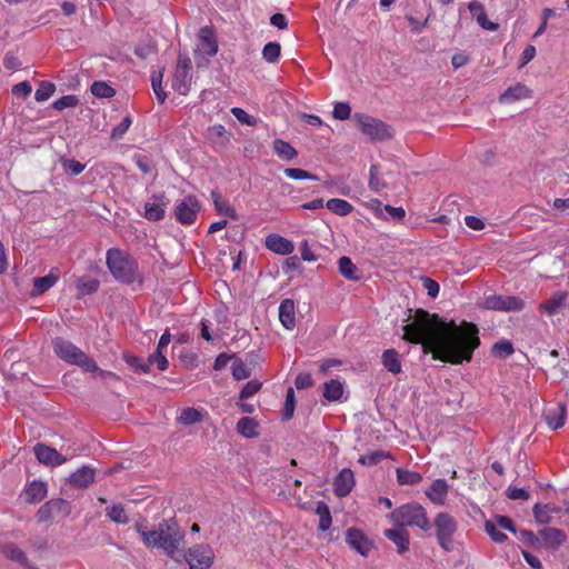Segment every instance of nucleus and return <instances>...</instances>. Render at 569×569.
<instances>
[{
  "label": "nucleus",
  "mask_w": 569,
  "mask_h": 569,
  "mask_svg": "<svg viewBox=\"0 0 569 569\" xmlns=\"http://www.w3.org/2000/svg\"><path fill=\"white\" fill-rule=\"evenodd\" d=\"M402 339L421 345L423 353H431L435 360L460 365L470 362L480 345L478 327L463 320L460 325L447 322L437 313L417 309L412 321L403 326Z\"/></svg>",
  "instance_id": "1"
},
{
  "label": "nucleus",
  "mask_w": 569,
  "mask_h": 569,
  "mask_svg": "<svg viewBox=\"0 0 569 569\" xmlns=\"http://www.w3.org/2000/svg\"><path fill=\"white\" fill-rule=\"evenodd\" d=\"M134 528L140 533L146 547L161 549L166 556L181 563L178 555L186 535L177 521L162 520L151 529H148L142 522H137Z\"/></svg>",
  "instance_id": "2"
},
{
  "label": "nucleus",
  "mask_w": 569,
  "mask_h": 569,
  "mask_svg": "<svg viewBox=\"0 0 569 569\" xmlns=\"http://www.w3.org/2000/svg\"><path fill=\"white\" fill-rule=\"evenodd\" d=\"M106 263L113 278L123 283L138 282L142 284L143 277L139 271L138 261L128 252L111 248L107 251Z\"/></svg>",
  "instance_id": "3"
},
{
  "label": "nucleus",
  "mask_w": 569,
  "mask_h": 569,
  "mask_svg": "<svg viewBox=\"0 0 569 569\" xmlns=\"http://www.w3.org/2000/svg\"><path fill=\"white\" fill-rule=\"evenodd\" d=\"M390 518L398 527L416 526L422 531L431 529L427 510L418 502H409L396 508L390 513Z\"/></svg>",
  "instance_id": "4"
},
{
  "label": "nucleus",
  "mask_w": 569,
  "mask_h": 569,
  "mask_svg": "<svg viewBox=\"0 0 569 569\" xmlns=\"http://www.w3.org/2000/svg\"><path fill=\"white\" fill-rule=\"evenodd\" d=\"M435 528L438 545L447 552L455 549L453 536L458 530V521L449 512L436 515L431 528Z\"/></svg>",
  "instance_id": "5"
},
{
  "label": "nucleus",
  "mask_w": 569,
  "mask_h": 569,
  "mask_svg": "<svg viewBox=\"0 0 569 569\" xmlns=\"http://www.w3.org/2000/svg\"><path fill=\"white\" fill-rule=\"evenodd\" d=\"M352 119L358 129L372 141H385L393 136L391 127L382 120L359 112L355 113Z\"/></svg>",
  "instance_id": "6"
},
{
  "label": "nucleus",
  "mask_w": 569,
  "mask_h": 569,
  "mask_svg": "<svg viewBox=\"0 0 569 569\" xmlns=\"http://www.w3.org/2000/svg\"><path fill=\"white\" fill-rule=\"evenodd\" d=\"M182 561L189 565V569H209L214 559L213 549L209 545H196L187 552L178 555Z\"/></svg>",
  "instance_id": "7"
},
{
  "label": "nucleus",
  "mask_w": 569,
  "mask_h": 569,
  "mask_svg": "<svg viewBox=\"0 0 569 569\" xmlns=\"http://www.w3.org/2000/svg\"><path fill=\"white\" fill-rule=\"evenodd\" d=\"M34 455L39 462L49 466V467H57L66 463L69 459L76 457L77 450L69 447L66 450V455L60 453L54 448L49 447L44 443H37L33 447Z\"/></svg>",
  "instance_id": "8"
},
{
  "label": "nucleus",
  "mask_w": 569,
  "mask_h": 569,
  "mask_svg": "<svg viewBox=\"0 0 569 569\" xmlns=\"http://www.w3.org/2000/svg\"><path fill=\"white\" fill-rule=\"evenodd\" d=\"M191 68V60L180 54L173 72L172 88L182 96H187L190 91L192 80L190 74Z\"/></svg>",
  "instance_id": "9"
},
{
  "label": "nucleus",
  "mask_w": 569,
  "mask_h": 569,
  "mask_svg": "<svg viewBox=\"0 0 569 569\" xmlns=\"http://www.w3.org/2000/svg\"><path fill=\"white\" fill-rule=\"evenodd\" d=\"M482 307L497 311H520L525 308V301L516 296L492 295L483 300Z\"/></svg>",
  "instance_id": "10"
},
{
  "label": "nucleus",
  "mask_w": 569,
  "mask_h": 569,
  "mask_svg": "<svg viewBox=\"0 0 569 569\" xmlns=\"http://www.w3.org/2000/svg\"><path fill=\"white\" fill-rule=\"evenodd\" d=\"M200 211V203L194 196H188L181 200L174 209V218L181 224H191L196 221Z\"/></svg>",
  "instance_id": "11"
},
{
  "label": "nucleus",
  "mask_w": 569,
  "mask_h": 569,
  "mask_svg": "<svg viewBox=\"0 0 569 569\" xmlns=\"http://www.w3.org/2000/svg\"><path fill=\"white\" fill-rule=\"evenodd\" d=\"M346 540L350 548L359 552L363 557H368L370 550L373 548V542L357 528H349L346 532Z\"/></svg>",
  "instance_id": "12"
},
{
  "label": "nucleus",
  "mask_w": 569,
  "mask_h": 569,
  "mask_svg": "<svg viewBox=\"0 0 569 569\" xmlns=\"http://www.w3.org/2000/svg\"><path fill=\"white\" fill-rule=\"evenodd\" d=\"M54 353L63 361L74 365L77 359L81 355L82 350L74 346L69 340H66L61 337H57L52 341Z\"/></svg>",
  "instance_id": "13"
},
{
  "label": "nucleus",
  "mask_w": 569,
  "mask_h": 569,
  "mask_svg": "<svg viewBox=\"0 0 569 569\" xmlns=\"http://www.w3.org/2000/svg\"><path fill=\"white\" fill-rule=\"evenodd\" d=\"M197 50L209 57L217 54L218 41L212 27L206 26L200 28Z\"/></svg>",
  "instance_id": "14"
},
{
  "label": "nucleus",
  "mask_w": 569,
  "mask_h": 569,
  "mask_svg": "<svg viewBox=\"0 0 569 569\" xmlns=\"http://www.w3.org/2000/svg\"><path fill=\"white\" fill-rule=\"evenodd\" d=\"M150 200L144 204V218L149 221H159L164 217V209L169 199L164 193H154Z\"/></svg>",
  "instance_id": "15"
},
{
  "label": "nucleus",
  "mask_w": 569,
  "mask_h": 569,
  "mask_svg": "<svg viewBox=\"0 0 569 569\" xmlns=\"http://www.w3.org/2000/svg\"><path fill=\"white\" fill-rule=\"evenodd\" d=\"M355 475L351 469H342L333 480V491L339 498L348 496L355 487Z\"/></svg>",
  "instance_id": "16"
},
{
  "label": "nucleus",
  "mask_w": 569,
  "mask_h": 569,
  "mask_svg": "<svg viewBox=\"0 0 569 569\" xmlns=\"http://www.w3.org/2000/svg\"><path fill=\"white\" fill-rule=\"evenodd\" d=\"M567 409L562 402L555 403L543 411L545 421L552 430L561 428L565 425Z\"/></svg>",
  "instance_id": "17"
},
{
  "label": "nucleus",
  "mask_w": 569,
  "mask_h": 569,
  "mask_svg": "<svg viewBox=\"0 0 569 569\" xmlns=\"http://www.w3.org/2000/svg\"><path fill=\"white\" fill-rule=\"evenodd\" d=\"M266 247L282 256L290 254L295 250V246L290 240L276 233H271L266 238Z\"/></svg>",
  "instance_id": "18"
},
{
  "label": "nucleus",
  "mask_w": 569,
  "mask_h": 569,
  "mask_svg": "<svg viewBox=\"0 0 569 569\" xmlns=\"http://www.w3.org/2000/svg\"><path fill=\"white\" fill-rule=\"evenodd\" d=\"M279 320L282 326L292 330L296 327V306L292 299H283L279 306Z\"/></svg>",
  "instance_id": "19"
},
{
  "label": "nucleus",
  "mask_w": 569,
  "mask_h": 569,
  "mask_svg": "<svg viewBox=\"0 0 569 569\" xmlns=\"http://www.w3.org/2000/svg\"><path fill=\"white\" fill-rule=\"evenodd\" d=\"M449 491V486L445 479H436L428 490L426 496L437 506H442L446 502V497Z\"/></svg>",
  "instance_id": "20"
},
{
  "label": "nucleus",
  "mask_w": 569,
  "mask_h": 569,
  "mask_svg": "<svg viewBox=\"0 0 569 569\" xmlns=\"http://www.w3.org/2000/svg\"><path fill=\"white\" fill-rule=\"evenodd\" d=\"M383 533L397 546L399 553H405L409 549L410 536L405 528L386 529Z\"/></svg>",
  "instance_id": "21"
},
{
  "label": "nucleus",
  "mask_w": 569,
  "mask_h": 569,
  "mask_svg": "<svg viewBox=\"0 0 569 569\" xmlns=\"http://www.w3.org/2000/svg\"><path fill=\"white\" fill-rule=\"evenodd\" d=\"M1 551L6 556V558L18 562L22 567L27 569H37L30 565L26 552L13 542L4 543L2 546Z\"/></svg>",
  "instance_id": "22"
},
{
  "label": "nucleus",
  "mask_w": 569,
  "mask_h": 569,
  "mask_svg": "<svg viewBox=\"0 0 569 569\" xmlns=\"http://www.w3.org/2000/svg\"><path fill=\"white\" fill-rule=\"evenodd\" d=\"M96 470L82 467L69 477V482L77 488H87L94 481Z\"/></svg>",
  "instance_id": "23"
},
{
  "label": "nucleus",
  "mask_w": 569,
  "mask_h": 569,
  "mask_svg": "<svg viewBox=\"0 0 569 569\" xmlns=\"http://www.w3.org/2000/svg\"><path fill=\"white\" fill-rule=\"evenodd\" d=\"M531 97V90L525 86L523 83H516L512 87H509L500 97L499 101L505 102H515L525 98Z\"/></svg>",
  "instance_id": "24"
},
{
  "label": "nucleus",
  "mask_w": 569,
  "mask_h": 569,
  "mask_svg": "<svg viewBox=\"0 0 569 569\" xmlns=\"http://www.w3.org/2000/svg\"><path fill=\"white\" fill-rule=\"evenodd\" d=\"M543 542L550 548H557L566 541V533L557 528H545L538 531Z\"/></svg>",
  "instance_id": "25"
},
{
  "label": "nucleus",
  "mask_w": 569,
  "mask_h": 569,
  "mask_svg": "<svg viewBox=\"0 0 569 569\" xmlns=\"http://www.w3.org/2000/svg\"><path fill=\"white\" fill-rule=\"evenodd\" d=\"M274 153L282 160L290 161L298 156V151L287 141L274 139L272 142Z\"/></svg>",
  "instance_id": "26"
},
{
  "label": "nucleus",
  "mask_w": 569,
  "mask_h": 569,
  "mask_svg": "<svg viewBox=\"0 0 569 569\" xmlns=\"http://www.w3.org/2000/svg\"><path fill=\"white\" fill-rule=\"evenodd\" d=\"M47 496V486L41 481H32L26 488V500L29 503H36L44 499Z\"/></svg>",
  "instance_id": "27"
},
{
  "label": "nucleus",
  "mask_w": 569,
  "mask_h": 569,
  "mask_svg": "<svg viewBox=\"0 0 569 569\" xmlns=\"http://www.w3.org/2000/svg\"><path fill=\"white\" fill-rule=\"evenodd\" d=\"M567 296V292H556L550 299L541 302L540 310L548 313L549 316L557 313L559 308L565 303Z\"/></svg>",
  "instance_id": "28"
},
{
  "label": "nucleus",
  "mask_w": 569,
  "mask_h": 569,
  "mask_svg": "<svg viewBox=\"0 0 569 569\" xmlns=\"http://www.w3.org/2000/svg\"><path fill=\"white\" fill-rule=\"evenodd\" d=\"M382 363L385 368L393 375H397L401 371L399 353L395 349H387L383 351Z\"/></svg>",
  "instance_id": "29"
},
{
  "label": "nucleus",
  "mask_w": 569,
  "mask_h": 569,
  "mask_svg": "<svg viewBox=\"0 0 569 569\" xmlns=\"http://www.w3.org/2000/svg\"><path fill=\"white\" fill-rule=\"evenodd\" d=\"M258 422L253 418L243 417L237 422V431L246 438H256L259 436Z\"/></svg>",
  "instance_id": "30"
},
{
  "label": "nucleus",
  "mask_w": 569,
  "mask_h": 569,
  "mask_svg": "<svg viewBox=\"0 0 569 569\" xmlns=\"http://www.w3.org/2000/svg\"><path fill=\"white\" fill-rule=\"evenodd\" d=\"M58 277L50 273L44 277H38L33 279V289L31 291V296H40L54 286Z\"/></svg>",
  "instance_id": "31"
},
{
  "label": "nucleus",
  "mask_w": 569,
  "mask_h": 569,
  "mask_svg": "<svg viewBox=\"0 0 569 569\" xmlns=\"http://www.w3.org/2000/svg\"><path fill=\"white\" fill-rule=\"evenodd\" d=\"M376 211L379 216H383V212L388 213L387 218H390L393 221H401L406 211L402 207H392L390 204H382L381 201L376 200Z\"/></svg>",
  "instance_id": "32"
},
{
  "label": "nucleus",
  "mask_w": 569,
  "mask_h": 569,
  "mask_svg": "<svg viewBox=\"0 0 569 569\" xmlns=\"http://www.w3.org/2000/svg\"><path fill=\"white\" fill-rule=\"evenodd\" d=\"M343 395V385L337 380L331 379L323 385V397L328 401H337Z\"/></svg>",
  "instance_id": "33"
},
{
  "label": "nucleus",
  "mask_w": 569,
  "mask_h": 569,
  "mask_svg": "<svg viewBox=\"0 0 569 569\" xmlns=\"http://www.w3.org/2000/svg\"><path fill=\"white\" fill-rule=\"evenodd\" d=\"M211 197H212L214 208L218 211V213L228 216L232 219L238 218L234 208L227 200L222 199V197L220 196V193L218 191L212 190Z\"/></svg>",
  "instance_id": "34"
},
{
  "label": "nucleus",
  "mask_w": 569,
  "mask_h": 569,
  "mask_svg": "<svg viewBox=\"0 0 569 569\" xmlns=\"http://www.w3.org/2000/svg\"><path fill=\"white\" fill-rule=\"evenodd\" d=\"M339 272L348 280H359L358 267L349 257H341L338 261Z\"/></svg>",
  "instance_id": "35"
},
{
  "label": "nucleus",
  "mask_w": 569,
  "mask_h": 569,
  "mask_svg": "<svg viewBox=\"0 0 569 569\" xmlns=\"http://www.w3.org/2000/svg\"><path fill=\"white\" fill-rule=\"evenodd\" d=\"M396 475L397 481L401 486H413L422 480V476L419 472L403 468H397Z\"/></svg>",
  "instance_id": "36"
},
{
  "label": "nucleus",
  "mask_w": 569,
  "mask_h": 569,
  "mask_svg": "<svg viewBox=\"0 0 569 569\" xmlns=\"http://www.w3.org/2000/svg\"><path fill=\"white\" fill-rule=\"evenodd\" d=\"M316 513L319 516V530L326 531L332 523L331 513L328 505L323 501H319L316 507Z\"/></svg>",
  "instance_id": "37"
},
{
  "label": "nucleus",
  "mask_w": 569,
  "mask_h": 569,
  "mask_svg": "<svg viewBox=\"0 0 569 569\" xmlns=\"http://www.w3.org/2000/svg\"><path fill=\"white\" fill-rule=\"evenodd\" d=\"M327 208L331 212H333L338 216H341V217L348 216L353 210V207L348 201H346L343 199H337V198L328 200Z\"/></svg>",
  "instance_id": "38"
},
{
  "label": "nucleus",
  "mask_w": 569,
  "mask_h": 569,
  "mask_svg": "<svg viewBox=\"0 0 569 569\" xmlns=\"http://www.w3.org/2000/svg\"><path fill=\"white\" fill-rule=\"evenodd\" d=\"M513 352V345L509 340L505 339L496 342L491 348L492 356L499 359H506Z\"/></svg>",
  "instance_id": "39"
},
{
  "label": "nucleus",
  "mask_w": 569,
  "mask_h": 569,
  "mask_svg": "<svg viewBox=\"0 0 569 569\" xmlns=\"http://www.w3.org/2000/svg\"><path fill=\"white\" fill-rule=\"evenodd\" d=\"M177 420L184 426L193 425L202 420V412L196 408H184Z\"/></svg>",
  "instance_id": "40"
},
{
  "label": "nucleus",
  "mask_w": 569,
  "mask_h": 569,
  "mask_svg": "<svg viewBox=\"0 0 569 569\" xmlns=\"http://www.w3.org/2000/svg\"><path fill=\"white\" fill-rule=\"evenodd\" d=\"M90 91L97 98H112L116 94V90L104 81H94Z\"/></svg>",
  "instance_id": "41"
},
{
  "label": "nucleus",
  "mask_w": 569,
  "mask_h": 569,
  "mask_svg": "<svg viewBox=\"0 0 569 569\" xmlns=\"http://www.w3.org/2000/svg\"><path fill=\"white\" fill-rule=\"evenodd\" d=\"M100 282L97 279L82 277L77 281V288L81 295H91L99 289Z\"/></svg>",
  "instance_id": "42"
},
{
  "label": "nucleus",
  "mask_w": 569,
  "mask_h": 569,
  "mask_svg": "<svg viewBox=\"0 0 569 569\" xmlns=\"http://www.w3.org/2000/svg\"><path fill=\"white\" fill-rule=\"evenodd\" d=\"M388 457H389V453H387L382 450H376V451H372V452L361 456L359 458L358 462L363 466H376Z\"/></svg>",
  "instance_id": "43"
},
{
  "label": "nucleus",
  "mask_w": 569,
  "mask_h": 569,
  "mask_svg": "<svg viewBox=\"0 0 569 569\" xmlns=\"http://www.w3.org/2000/svg\"><path fill=\"white\" fill-rule=\"evenodd\" d=\"M107 516L111 521L116 523H128L129 517L127 516L124 508L122 505H113L110 508H107Z\"/></svg>",
  "instance_id": "44"
},
{
  "label": "nucleus",
  "mask_w": 569,
  "mask_h": 569,
  "mask_svg": "<svg viewBox=\"0 0 569 569\" xmlns=\"http://www.w3.org/2000/svg\"><path fill=\"white\" fill-rule=\"evenodd\" d=\"M295 408H296L295 391L290 387V388H288L287 395H286V401H284L283 410H282V420L289 421L293 417Z\"/></svg>",
  "instance_id": "45"
},
{
  "label": "nucleus",
  "mask_w": 569,
  "mask_h": 569,
  "mask_svg": "<svg viewBox=\"0 0 569 569\" xmlns=\"http://www.w3.org/2000/svg\"><path fill=\"white\" fill-rule=\"evenodd\" d=\"M56 91L54 83L50 81H41L39 88L34 93V98L38 102L48 100Z\"/></svg>",
  "instance_id": "46"
},
{
  "label": "nucleus",
  "mask_w": 569,
  "mask_h": 569,
  "mask_svg": "<svg viewBox=\"0 0 569 569\" xmlns=\"http://www.w3.org/2000/svg\"><path fill=\"white\" fill-rule=\"evenodd\" d=\"M281 47L278 42H268L262 50V57L266 61L274 63L280 57Z\"/></svg>",
  "instance_id": "47"
},
{
  "label": "nucleus",
  "mask_w": 569,
  "mask_h": 569,
  "mask_svg": "<svg viewBox=\"0 0 569 569\" xmlns=\"http://www.w3.org/2000/svg\"><path fill=\"white\" fill-rule=\"evenodd\" d=\"M162 78H163V71L153 73L151 77L152 89H153L156 97L160 103H163L167 98V93L162 88Z\"/></svg>",
  "instance_id": "48"
},
{
  "label": "nucleus",
  "mask_w": 569,
  "mask_h": 569,
  "mask_svg": "<svg viewBox=\"0 0 569 569\" xmlns=\"http://www.w3.org/2000/svg\"><path fill=\"white\" fill-rule=\"evenodd\" d=\"M124 361L129 367L133 368L134 370L141 371L143 373L150 372L149 363L141 357L124 355Z\"/></svg>",
  "instance_id": "49"
},
{
  "label": "nucleus",
  "mask_w": 569,
  "mask_h": 569,
  "mask_svg": "<svg viewBox=\"0 0 569 569\" xmlns=\"http://www.w3.org/2000/svg\"><path fill=\"white\" fill-rule=\"evenodd\" d=\"M60 162H61L64 171L70 172L72 176L80 174L86 168V166L83 163L79 162L78 160L68 159L66 157H61Z\"/></svg>",
  "instance_id": "50"
},
{
  "label": "nucleus",
  "mask_w": 569,
  "mask_h": 569,
  "mask_svg": "<svg viewBox=\"0 0 569 569\" xmlns=\"http://www.w3.org/2000/svg\"><path fill=\"white\" fill-rule=\"evenodd\" d=\"M79 104V98L74 94L63 96L52 103V108L62 111L66 108H74Z\"/></svg>",
  "instance_id": "51"
},
{
  "label": "nucleus",
  "mask_w": 569,
  "mask_h": 569,
  "mask_svg": "<svg viewBox=\"0 0 569 569\" xmlns=\"http://www.w3.org/2000/svg\"><path fill=\"white\" fill-rule=\"evenodd\" d=\"M251 375L250 369L243 363L241 359H236L232 363V376L236 380H243Z\"/></svg>",
  "instance_id": "52"
},
{
  "label": "nucleus",
  "mask_w": 569,
  "mask_h": 569,
  "mask_svg": "<svg viewBox=\"0 0 569 569\" xmlns=\"http://www.w3.org/2000/svg\"><path fill=\"white\" fill-rule=\"evenodd\" d=\"M74 365L80 367L86 372H96L99 370L97 362L92 358L87 356L83 351L81 352Z\"/></svg>",
  "instance_id": "53"
},
{
  "label": "nucleus",
  "mask_w": 569,
  "mask_h": 569,
  "mask_svg": "<svg viewBox=\"0 0 569 569\" xmlns=\"http://www.w3.org/2000/svg\"><path fill=\"white\" fill-rule=\"evenodd\" d=\"M147 362L149 363V367L151 365H157L160 371H164L169 367L168 359L163 356L162 351L159 350H156L153 353H151L148 357Z\"/></svg>",
  "instance_id": "54"
},
{
  "label": "nucleus",
  "mask_w": 569,
  "mask_h": 569,
  "mask_svg": "<svg viewBox=\"0 0 569 569\" xmlns=\"http://www.w3.org/2000/svg\"><path fill=\"white\" fill-rule=\"evenodd\" d=\"M486 532L490 536V538L498 543L503 542L507 539V536L498 530V526L496 522L487 520L485 523Z\"/></svg>",
  "instance_id": "55"
},
{
  "label": "nucleus",
  "mask_w": 569,
  "mask_h": 569,
  "mask_svg": "<svg viewBox=\"0 0 569 569\" xmlns=\"http://www.w3.org/2000/svg\"><path fill=\"white\" fill-rule=\"evenodd\" d=\"M261 387H262V383L258 380L248 381L240 391V395H239L240 399L243 400V399H248V398L252 397L261 389Z\"/></svg>",
  "instance_id": "56"
},
{
  "label": "nucleus",
  "mask_w": 569,
  "mask_h": 569,
  "mask_svg": "<svg viewBox=\"0 0 569 569\" xmlns=\"http://www.w3.org/2000/svg\"><path fill=\"white\" fill-rule=\"evenodd\" d=\"M518 538L521 542L529 547H538L540 545V538L537 537L532 531L521 529L517 530Z\"/></svg>",
  "instance_id": "57"
},
{
  "label": "nucleus",
  "mask_w": 569,
  "mask_h": 569,
  "mask_svg": "<svg viewBox=\"0 0 569 569\" xmlns=\"http://www.w3.org/2000/svg\"><path fill=\"white\" fill-rule=\"evenodd\" d=\"M231 113L236 117L238 121L244 123L247 126L253 127L257 124L258 120L256 117L248 114L243 109L234 107L231 109Z\"/></svg>",
  "instance_id": "58"
},
{
  "label": "nucleus",
  "mask_w": 569,
  "mask_h": 569,
  "mask_svg": "<svg viewBox=\"0 0 569 569\" xmlns=\"http://www.w3.org/2000/svg\"><path fill=\"white\" fill-rule=\"evenodd\" d=\"M284 174L288 178L300 180V179H309V180H318V177L299 168H287L284 169Z\"/></svg>",
  "instance_id": "59"
},
{
  "label": "nucleus",
  "mask_w": 569,
  "mask_h": 569,
  "mask_svg": "<svg viewBox=\"0 0 569 569\" xmlns=\"http://www.w3.org/2000/svg\"><path fill=\"white\" fill-rule=\"evenodd\" d=\"M369 187L372 191H376V192L386 188V183L378 176V166L377 164H372L370 167Z\"/></svg>",
  "instance_id": "60"
},
{
  "label": "nucleus",
  "mask_w": 569,
  "mask_h": 569,
  "mask_svg": "<svg viewBox=\"0 0 569 569\" xmlns=\"http://www.w3.org/2000/svg\"><path fill=\"white\" fill-rule=\"evenodd\" d=\"M54 503H44L42 505L39 510L37 511V519L39 522H49L53 519V508Z\"/></svg>",
  "instance_id": "61"
},
{
  "label": "nucleus",
  "mask_w": 569,
  "mask_h": 569,
  "mask_svg": "<svg viewBox=\"0 0 569 569\" xmlns=\"http://www.w3.org/2000/svg\"><path fill=\"white\" fill-rule=\"evenodd\" d=\"M332 116L335 119H338V120H347L351 116V108L348 103L337 102L335 104Z\"/></svg>",
  "instance_id": "62"
},
{
  "label": "nucleus",
  "mask_w": 569,
  "mask_h": 569,
  "mask_svg": "<svg viewBox=\"0 0 569 569\" xmlns=\"http://www.w3.org/2000/svg\"><path fill=\"white\" fill-rule=\"evenodd\" d=\"M533 515L539 523H549V508L548 505L536 503L533 507Z\"/></svg>",
  "instance_id": "63"
},
{
  "label": "nucleus",
  "mask_w": 569,
  "mask_h": 569,
  "mask_svg": "<svg viewBox=\"0 0 569 569\" xmlns=\"http://www.w3.org/2000/svg\"><path fill=\"white\" fill-rule=\"evenodd\" d=\"M131 123V118L129 116L124 117L122 121L112 129L111 138L114 140L122 138V136L127 132Z\"/></svg>",
  "instance_id": "64"
}]
</instances>
